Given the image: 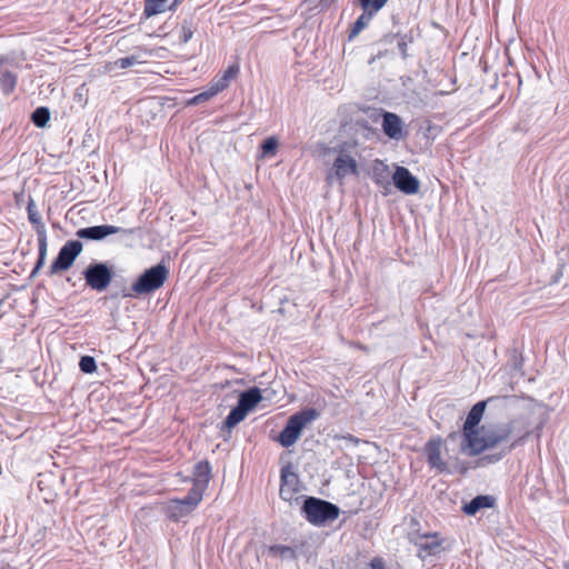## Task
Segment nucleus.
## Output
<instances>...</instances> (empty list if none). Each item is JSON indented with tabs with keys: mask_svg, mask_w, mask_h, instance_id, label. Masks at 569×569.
<instances>
[{
	"mask_svg": "<svg viewBox=\"0 0 569 569\" xmlns=\"http://www.w3.org/2000/svg\"><path fill=\"white\" fill-rule=\"evenodd\" d=\"M459 432H451L445 439H430L425 446L427 462L440 473H449L460 467V455L469 456V448Z\"/></svg>",
	"mask_w": 569,
	"mask_h": 569,
	"instance_id": "f257e3e1",
	"label": "nucleus"
},
{
	"mask_svg": "<svg viewBox=\"0 0 569 569\" xmlns=\"http://www.w3.org/2000/svg\"><path fill=\"white\" fill-rule=\"evenodd\" d=\"M390 178L392 176L388 164L381 160H375L371 168V179L373 182L382 188H387L390 186Z\"/></svg>",
	"mask_w": 569,
	"mask_h": 569,
	"instance_id": "a211bd4d",
	"label": "nucleus"
},
{
	"mask_svg": "<svg viewBox=\"0 0 569 569\" xmlns=\"http://www.w3.org/2000/svg\"><path fill=\"white\" fill-rule=\"evenodd\" d=\"M82 243L79 240L67 241L58 252L57 258L49 269V276H53L70 269L76 261L77 257L82 251Z\"/></svg>",
	"mask_w": 569,
	"mask_h": 569,
	"instance_id": "0eeeda50",
	"label": "nucleus"
},
{
	"mask_svg": "<svg viewBox=\"0 0 569 569\" xmlns=\"http://www.w3.org/2000/svg\"><path fill=\"white\" fill-rule=\"evenodd\" d=\"M28 219L36 227L37 236L39 237V232L42 231L43 234H47L46 227L41 221V216L39 214L36 203L33 199H30L27 206Z\"/></svg>",
	"mask_w": 569,
	"mask_h": 569,
	"instance_id": "5701e85b",
	"label": "nucleus"
},
{
	"mask_svg": "<svg viewBox=\"0 0 569 569\" xmlns=\"http://www.w3.org/2000/svg\"><path fill=\"white\" fill-rule=\"evenodd\" d=\"M149 103H150V101H148V100L139 102L140 107H147Z\"/></svg>",
	"mask_w": 569,
	"mask_h": 569,
	"instance_id": "ea45409f",
	"label": "nucleus"
},
{
	"mask_svg": "<svg viewBox=\"0 0 569 569\" xmlns=\"http://www.w3.org/2000/svg\"><path fill=\"white\" fill-rule=\"evenodd\" d=\"M361 8L363 11H372L377 13L383 6L388 2V0H359Z\"/></svg>",
	"mask_w": 569,
	"mask_h": 569,
	"instance_id": "7c9ffc66",
	"label": "nucleus"
},
{
	"mask_svg": "<svg viewBox=\"0 0 569 569\" xmlns=\"http://www.w3.org/2000/svg\"><path fill=\"white\" fill-rule=\"evenodd\" d=\"M193 36V29L191 23L183 21L179 32V39L182 43H187Z\"/></svg>",
	"mask_w": 569,
	"mask_h": 569,
	"instance_id": "2f4dec72",
	"label": "nucleus"
},
{
	"mask_svg": "<svg viewBox=\"0 0 569 569\" xmlns=\"http://www.w3.org/2000/svg\"><path fill=\"white\" fill-rule=\"evenodd\" d=\"M180 0H173L171 4L167 6V10L174 11L177 7L179 6Z\"/></svg>",
	"mask_w": 569,
	"mask_h": 569,
	"instance_id": "4c0bfd02",
	"label": "nucleus"
},
{
	"mask_svg": "<svg viewBox=\"0 0 569 569\" xmlns=\"http://www.w3.org/2000/svg\"><path fill=\"white\" fill-rule=\"evenodd\" d=\"M83 278L88 287L98 292H102L109 287L112 280V271L103 262H93L84 269Z\"/></svg>",
	"mask_w": 569,
	"mask_h": 569,
	"instance_id": "6e6552de",
	"label": "nucleus"
},
{
	"mask_svg": "<svg viewBox=\"0 0 569 569\" xmlns=\"http://www.w3.org/2000/svg\"><path fill=\"white\" fill-rule=\"evenodd\" d=\"M346 439H348L349 441H351L353 443H358L359 442V440L356 437L351 436V435H349Z\"/></svg>",
	"mask_w": 569,
	"mask_h": 569,
	"instance_id": "58836bf2",
	"label": "nucleus"
},
{
	"mask_svg": "<svg viewBox=\"0 0 569 569\" xmlns=\"http://www.w3.org/2000/svg\"><path fill=\"white\" fill-rule=\"evenodd\" d=\"M212 478V468L209 461L202 460L194 465L191 481L192 488L190 491L196 492L201 498H203V493L208 488V485Z\"/></svg>",
	"mask_w": 569,
	"mask_h": 569,
	"instance_id": "f8f14e48",
	"label": "nucleus"
},
{
	"mask_svg": "<svg viewBox=\"0 0 569 569\" xmlns=\"http://www.w3.org/2000/svg\"><path fill=\"white\" fill-rule=\"evenodd\" d=\"M142 62H144V60L140 54H131L128 57L119 58L114 61V66L120 69H127L129 67L140 64Z\"/></svg>",
	"mask_w": 569,
	"mask_h": 569,
	"instance_id": "cd10ccee",
	"label": "nucleus"
},
{
	"mask_svg": "<svg viewBox=\"0 0 569 569\" xmlns=\"http://www.w3.org/2000/svg\"><path fill=\"white\" fill-rule=\"evenodd\" d=\"M278 139L276 137L267 138L261 144V157L263 158H272L278 148Z\"/></svg>",
	"mask_w": 569,
	"mask_h": 569,
	"instance_id": "bb28decb",
	"label": "nucleus"
},
{
	"mask_svg": "<svg viewBox=\"0 0 569 569\" xmlns=\"http://www.w3.org/2000/svg\"><path fill=\"white\" fill-rule=\"evenodd\" d=\"M50 120V111L46 107H39L31 113V121L38 128H44Z\"/></svg>",
	"mask_w": 569,
	"mask_h": 569,
	"instance_id": "a878e982",
	"label": "nucleus"
},
{
	"mask_svg": "<svg viewBox=\"0 0 569 569\" xmlns=\"http://www.w3.org/2000/svg\"><path fill=\"white\" fill-rule=\"evenodd\" d=\"M168 0H144L143 16L153 17L167 10Z\"/></svg>",
	"mask_w": 569,
	"mask_h": 569,
	"instance_id": "b1692460",
	"label": "nucleus"
},
{
	"mask_svg": "<svg viewBox=\"0 0 569 569\" xmlns=\"http://www.w3.org/2000/svg\"><path fill=\"white\" fill-rule=\"evenodd\" d=\"M411 541L418 547V557L421 559L440 555L443 551V541L438 533L417 535Z\"/></svg>",
	"mask_w": 569,
	"mask_h": 569,
	"instance_id": "9b49d317",
	"label": "nucleus"
},
{
	"mask_svg": "<svg viewBox=\"0 0 569 569\" xmlns=\"http://www.w3.org/2000/svg\"><path fill=\"white\" fill-rule=\"evenodd\" d=\"M201 500L202 498L192 491H189L182 499H171L166 507L167 516L177 521L189 515Z\"/></svg>",
	"mask_w": 569,
	"mask_h": 569,
	"instance_id": "9d476101",
	"label": "nucleus"
},
{
	"mask_svg": "<svg viewBox=\"0 0 569 569\" xmlns=\"http://www.w3.org/2000/svg\"><path fill=\"white\" fill-rule=\"evenodd\" d=\"M79 368L84 373H92L97 370L96 360L93 357L83 356L80 358Z\"/></svg>",
	"mask_w": 569,
	"mask_h": 569,
	"instance_id": "c756f323",
	"label": "nucleus"
},
{
	"mask_svg": "<svg viewBox=\"0 0 569 569\" xmlns=\"http://www.w3.org/2000/svg\"><path fill=\"white\" fill-rule=\"evenodd\" d=\"M395 37L399 38L398 43H397L398 49H399L402 58L406 59L408 57L407 47L412 41V38L407 34H403V36L396 34Z\"/></svg>",
	"mask_w": 569,
	"mask_h": 569,
	"instance_id": "473e14b6",
	"label": "nucleus"
},
{
	"mask_svg": "<svg viewBox=\"0 0 569 569\" xmlns=\"http://www.w3.org/2000/svg\"><path fill=\"white\" fill-rule=\"evenodd\" d=\"M262 399L259 388L252 387L240 393L238 403L232 408L224 420V426L229 429L241 422L249 411H251Z\"/></svg>",
	"mask_w": 569,
	"mask_h": 569,
	"instance_id": "423d86ee",
	"label": "nucleus"
},
{
	"mask_svg": "<svg viewBox=\"0 0 569 569\" xmlns=\"http://www.w3.org/2000/svg\"><path fill=\"white\" fill-rule=\"evenodd\" d=\"M486 406V401H479L470 409L463 423L462 433H460V436L465 438L466 442H468L469 439H472L473 436H476V433L479 432V430L476 429V427L482 419Z\"/></svg>",
	"mask_w": 569,
	"mask_h": 569,
	"instance_id": "dca6fc26",
	"label": "nucleus"
},
{
	"mask_svg": "<svg viewBox=\"0 0 569 569\" xmlns=\"http://www.w3.org/2000/svg\"><path fill=\"white\" fill-rule=\"evenodd\" d=\"M228 86V82L221 77L218 80L213 81L209 89L211 90L213 96H216L219 92L223 91Z\"/></svg>",
	"mask_w": 569,
	"mask_h": 569,
	"instance_id": "f704fd0d",
	"label": "nucleus"
},
{
	"mask_svg": "<svg viewBox=\"0 0 569 569\" xmlns=\"http://www.w3.org/2000/svg\"><path fill=\"white\" fill-rule=\"evenodd\" d=\"M239 71V67L233 64L229 66L227 70L224 71L222 78L229 83L233 78H236L237 73Z\"/></svg>",
	"mask_w": 569,
	"mask_h": 569,
	"instance_id": "c9c22d12",
	"label": "nucleus"
},
{
	"mask_svg": "<svg viewBox=\"0 0 569 569\" xmlns=\"http://www.w3.org/2000/svg\"><path fill=\"white\" fill-rule=\"evenodd\" d=\"M268 555L281 560H295L297 558L296 549L284 545H273L268 547Z\"/></svg>",
	"mask_w": 569,
	"mask_h": 569,
	"instance_id": "aec40b11",
	"label": "nucleus"
},
{
	"mask_svg": "<svg viewBox=\"0 0 569 569\" xmlns=\"http://www.w3.org/2000/svg\"><path fill=\"white\" fill-rule=\"evenodd\" d=\"M515 446H516V442H512L511 445H509L508 447H506L503 450H501L498 453L483 456L480 459V461L482 465L498 462L499 460L502 459V457H505L508 452H510L515 448Z\"/></svg>",
	"mask_w": 569,
	"mask_h": 569,
	"instance_id": "c85d7f7f",
	"label": "nucleus"
},
{
	"mask_svg": "<svg viewBox=\"0 0 569 569\" xmlns=\"http://www.w3.org/2000/svg\"><path fill=\"white\" fill-rule=\"evenodd\" d=\"M120 232H122V233H131L132 231L131 230H126L123 228L116 227V226L101 224V226H92V227H87V228L78 229L77 232H76V236L79 239H87V240L99 241V240H102V239H104L106 237H108L110 234H116V233H120Z\"/></svg>",
	"mask_w": 569,
	"mask_h": 569,
	"instance_id": "ddd939ff",
	"label": "nucleus"
},
{
	"mask_svg": "<svg viewBox=\"0 0 569 569\" xmlns=\"http://www.w3.org/2000/svg\"><path fill=\"white\" fill-rule=\"evenodd\" d=\"M382 131L383 133L392 139V140H401L405 137L403 133V123L401 118L393 113L383 111L382 112Z\"/></svg>",
	"mask_w": 569,
	"mask_h": 569,
	"instance_id": "f3484780",
	"label": "nucleus"
},
{
	"mask_svg": "<svg viewBox=\"0 0 569 569\" xmlns=\"http://www.w3.org/2000/svg\"><path fill=\"white\" fill-rule=\"evenodd\" d=\"M511 432V423L482 426L479 432L465 443L469 448V457L480 455L487 449L495 448L506 442L510 438Z\"/></svg>",
	"mask_w": 569,
	"mask_h": 569,
	"instance_id": "f03ea898",
	"label": "nucleus"
},
{
	"mask_svg": "<svg viewBox=\"0 0 569 569\" xmlns=\"http://www.w3.org/2000/svg\"><path fill=\"white\" fill-rule=\"evenodd\" d=\"M495 498L491 496H477L470 502L466 503L462 510L468 516H475L480 509L491 508Z\"/></svg>",
	"mask_w": 569,
	"mask_h": 569,
	"instance_id": "6ab92c4d",
	"label": "nucleus"
},
{
	"mask_svg": "<svg viewBox=\"0 0 569 569\" xmlns=\"http://www.w3.org/2000/svg\"><path fill=\"white\" fill-rule=\"evenodd\" d=\"M280 497L284 501H291L299 491V478L290 465L281 469Z\"/></svg>",
	"mask_w": 569,
	"mask_h": 569,
	"instance_id": "2eb2a0df",
	"label": "nucleus"
},
{
	"mask_svg": "<svg viewBox=\"0 0 569 569\" xmlns=\"http://www.w3.org/2000/svg\"><path fill=\"white\" fill-rule=\"evenodd\" d=\"M213 96V93L211 92L210 89H208L207 91H203L197 96H194L190 101L189 103L190 104H199V103H202L204 101H208L209 99H211Z\"/></svg>",
	"mask_w": 569,
	"mask_h": 569,
	"instance_id": "72a5a7b5",
	"label": "nucleus"
},
{
	"mask_svg": "<svg viewBox=\"0 0 569 569\" xmlns=\"http://www.w3.org/2000/svg\"><path fill=\"white\" fill-rule=\"evenodd\" d=\"M18 77L16 73L9 70H2L0 72V88L4 94L13 92L17 86Z\"/></svg>",
	"mask_w": 569,
	"mask_h": 569,
	"instance_id": "4be33fe9",
	"label": "nucleus"
},
{
	"mask_svg": "<svg viewBox=\"0 0 569 569\" xmlns=\"http://www.w3.org/2000/svg\"><path fill=\"white\" fill-rule=\"evenodd\" d=\"M349 174H358V164L353 157L346 151H340L335 159L331 170L328 172L327 180L332 183L337 179L340 183Z\"/></svg>",
	"mask_w": 569,
	"mask_h": 569,
	"instance_id": "1a4fd4ad",
	"label": "nucleus"
},
{
	"mask_svg": "<svg viewBox=\"0 0 569 569\" xmlns=\"http://www.w3.org/2000/svg\"><path fill=\"white\" fill-rule=\"evenodd\" d=\"M169 276V269L158 263L147 269L131 286V290L136 296L151 293L161 288Z\"/></svg>",
	"mask_w": 569,
	"mask_h": 569,
	"instance_id": "39448f33",
	"label": "nucleus"
},
{
	"mask_svg": "<svg viewBox=\"0 0 569 569\" xmlns=\"http://www.w3.org/2000/svg\"><path fill=\"white\" fill-rule=\"evenodd\" d=\"M301 515L312 526L323 527L339 517L340 509L330 501L307 497L301 507Z\"/></svg>",
	"mask_w": 569,
	"mask_h": 569,
	"instance_id": "7ed1b4c3",
	"label": "nucleus"
},
{
	"mask_svg": "<svg viewBox=\"0 0 569 569\" xmlns=\"http://www.w3.org/2000/svg\"><path fill=\"white\" fill-rule=\"evenodd\" d=\"M373 14H375V12L368 10V11H363V13H361L358 17V19L356 20V22L353 23V26L350 30L349 40H352L355 37H357L360 33V31L363 30L369 24Z\"/></svg>",
	"mask_w": 569,
	"mask_h": 569,
	"instance_id": "393cba45",
	"label": "nucleus"
},
{
	"mask_svg": "<svg viewBox=\"0 0 569 569\" xmlns=\"http://www.w3.org/2000/svg\"><path fill=\"white\" fill-rule=\"evenodd\" d=\"M38 260L36 262V266L33 270L31 271V277L36 276L38 271L43 267L47 258V249H48V242H47V234H43L42 231L39 232L38 238Z\"/></svg>",
	"mask_w": 569,
	"mask_h": 569,
	"instance_id": "412c9836",
	"label": "nucleus"
},
{
	"mask_svg": "<svg viewBox=\"0 0 569 569\" xmlns=\"http://www.w3.org/2000/svg\"><path fill=\"white\" fill-rule=\"evenodd\" d=\"M392 181L396 188L406 194H415L419 191V180L405 167L396 168Z\"/></svg>",
	"mask_w": 569,
	"mask_h": 569,
	"instance_id": "4468645a",
	"label": "nucleus"
},
{
	"mask_svg": "<svg viewBox=\"0 0 569 569\" xmlns=\"http://www.w3.org/2000/svg\"><path fill=\"white\" fill-rule=\"evenodd\" d=\"M370 569H385V562L381 558H373L370 561Z\"/></svg>",
	"mask_w": 569,
	"mask_h": 569,
	"instance_id": "e433bc0d",
	"label": "nucleus"
},
{
	"mask_svg": "<svg viewBox=\"0 0 569 569\" xmlns=\"http://www.w3.org/2000/svg\"><path fill=\"white\" fill-rule=\"evenodd\" d=\"M319 417V412L313 408H308L292 415L278 437V441L284 448H289L297 442L302 429Z\"/></svg>",
	"mask_w": 569,
	"mask_h": 569,
	"instance_id": "20e7f679",
	"label": "nucleus"
}]
</instances>
